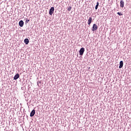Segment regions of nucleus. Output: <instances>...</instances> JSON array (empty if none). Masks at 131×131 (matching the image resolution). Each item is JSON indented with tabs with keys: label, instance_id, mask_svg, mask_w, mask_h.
I'll return each mask as SVG.
<instances>
[{
	"label": "nucleus",
	"instance_id": "9",
	"mask_svg": "<svg viewBox=\"0 0 131 131\" xmlns=\"http://www.w3.org/2000/svg\"><path fill=\"white\" fill-rule=\"evenodd\" d=\"M92 20H93V18H92V17H90L88 19V25H91Z\"/></svg>",
	"mask_w": 131,
	"mask_h": 131
},
{
	"label": "nucleus",
	"instance_id": "7",
	"mask_svg": "<svg viewBox=\"0 0 131 131\" xmlns=\"http://www.w3.org/2000/svg\"><path fill=\"white\" fill-rule=\"evenodd\" d=\"M120 4V6L121 8H123V7H124V1H123V0H121Z\"/></svg>",
	"mask_w": 131,
	"mask_h": 131
},
{
	"label": "nucleus",
	"instance_id": "14",
	"mask_svg": "<svg viewBox=\"0 0 131 131\" xmlns=\"http://www.w3.org/2000/svg\"><path fill=\"white\" fill-rule=\"evenodd\" d=\"M29 21H30V20L26 19V20L25 21L26 24H27V23H28Z\"/></svg>",
	"mask_w": 131,
	"mask_h": 131
},
{
	"label": "nucleus",
	"instance_id": "12",
	"mask_svg": "<svg viewBox=\"0 0 131 131\" xmlns=\"http://www.w3.org/2000/svg\"><path fill=\"white\" fill-rule=\"evenodd\" d=\"M71 9H72V7H71V6L69 7L68 8V11L70 12V11H71Z\"/></svg>",
	"mask_w": 131,
	"mask_h": 131
},
{
	"label": "nucleus",
	"instance_id": "3",
	"mask_svg": "<svg viewBox=\"0 0 131 131\" xmlns=\"http://www.w3.org/2000/svg\"><path fill=\"white\" fill-rule=\"evenodd\" d=\"M97 29H98V26L96 24H93L92 31H96V30H97Z\"/></svg>",
	"mask_w": 131,
	"mask_h": 131
},
{
	"label": "nucleus",
	"instance_id": "2",
	"mask_svg": "<svg viewBox=\"0 0 131 131\" xmlns=\"http://www.w3.org/2000/svg\"><path fill=\"white\" fill-rule=\"evenodd\" d=\"M84 48H81L79 51V55L80 56H82L83 55V53H84Z\"/></svg>",
	"mask_w": 131,
	"mask_h": 131
},
{
	"label": "nucleus",
	"instance_id": "10",
	"mask_svg": "<svg viewBox=\"0 0 131 131\" xmlns=\"http://www.w3.org/2000/svg\"><path fill=\"white\" fill-rule=\"evenodd\" d=\"M24 42L26 45H28V43H29V39H28V38H25L24 39Z\"/></svg>",
	"mask_w": 131,
	"mask_h": 131
},
{
	"label": "nucleus",
	"instance_id": "8",
	"mask_svg": "<svg viewBox=\"0 0 131 131\" xmlns=\"http://www.w3.org/2000/svg\"><path fill=\"white\" fill-rule=\"evenodd\" d=\"M122 67H123V61L121 60L120 61V65L119 66V69H121V68H122Z\"/></svg>",
	"mask_w": 131,
	"mask_h": 131
},
{
	"label": "nucleus",
	"instance_id": "4",
	"mask_svg": "<svg viewBox=\"0 0 131 131\" xmlns=\"http://www.w3.org/2000/svg\"><path fill=\"white\" fill-rule=\"evenodd\" d=\"M18 25L20 27H23V26H24V21L22 20H20L18 23Z\"/></svg>",
	"mask_w": 131,
	"mask_h": 131
},
{
	"label": "nucleus",
	"instance_id": "11",
	"mask_svg": "<svg viewBox=\"0 0 131 131\" xmlns=\"http://www.w3.org/2000/svg\"><path fill=\"white\" fill-rule=\"evenodd\" d=\"M98 8H99V2H97L96 5L95 6V10H98Z\"/></svg>",
	"mask_w": 131,
	"mask_h": 131
},
{
	"label": "nucleus",
	"instance_id": "6",
	"mask_svg": "<svg viewBox=\"0 0 131 131\" xmlns=\"http://www.w3.org/2000/svg\"><path fill=\"white\" fill-rule=\"evenodd\" d=\"M19 77H20V75L17 73L13 77V79L14 80H17V79H18V78H19Z\"/></svg>",
	"mask_w": 131,
	"mask_h": 131
},
{
	"label": "nucleus",
	"instance_id": "5",
	"mask_svg": "<svg viewBox=\"0 0 131 131\" xmlns=\"http://www.w3.org/2000/svg\"><path fill=\"white\" fill-rule=\"evenodd\" d=\"M35 114V110H33L30 115V117H33Z\"/></svg>",
	"mask_w": 131,
	"mask_h": 131
},
{
	"label": "nucleus",
	"instance_id": "13",
	"mask_svg": "<svg viewBox=\"0 0 131 131\" xmlns=\"http://www.w3.org/2000/svg\"><path fill=\"white\" fill-rule=\"evenodd\" d=\"M117 14L119 15V16H122V15H123V14H122V13H120V12H118V13H117Z\"/></svg>",
	"mask_w": 131,
	"mask_h": 131
},
{
	"label": "nucleus",
	"instance_id": "1",
	"mask_svg": "<svg viewBox=\"0 0 131 131\" xmlns=\"http://www.w3.org/2000/svg\"><path fill=\"white\" fill-rule=\"evenodd\" d=\"M54 11H55V8H54V7H51L49 10V15L52 16L53 14H54Z\"/></svg>",
	"mask_w": 131,
	"mask_h": 131
}]
</instances>
